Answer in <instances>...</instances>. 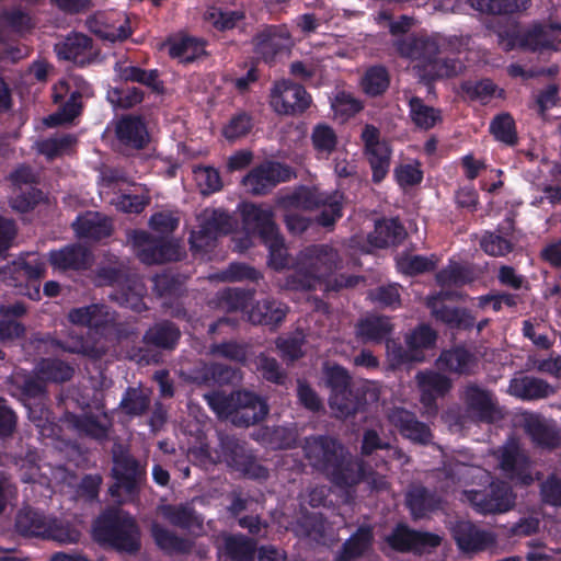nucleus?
Masks as SVG:
<instances>
[{"mask_svg":"<svg viewBox=\"0 0 561 561\" xmlns=\"http://www.w3.org/2000/svg\"><path fill=\"white\" fill-rule=\"evenodd\" d=\"M443 538L428 531H417L405 525H398L387 537L389 546L400 552L425 553L437 548Z\"/></svg>","mask_w":561,"mask_h":561,"instance_id":"obj_18","label":"nucleus"},{"mask_svg":"<svg viewBox=\"0 0 561 561\" xmlns=\"http://www.w3.org/2000/svg\"><path fill=\"white\" fill-rule=\"evenodd\" d=\"M37 373L45 381L64 382L70 380L73 368L59 359H43L37 366Z\"/></svg>","mask_w":561,"mask_h":561,"instance_id":"obj_61","label":"nucleus"},{"mask_svg":"<svg viewBox=\"0 0 561 561\" xmlns=\"http://www.w3.org/2000/svg\"><path fill=\"white\" fill-rule=\"evenodd\" d=\"M209 408L219 416L231 420L236 403L237 391L227 394L224 391H211L204 396Z\"/></svg>","mask_w":561,"mask_h":561,"instance_id":"obj_62","label":"nucleus"},{"mask_svg":"<svg viewBox=\"0 0 561 561\" xmlns=\"http://www.w3.org/2000/svg\"><path fill=\"white\" fill-rule=\"evenodd\" d=\"M477 365V359L472 353L463 347H455L444 351L438 359L439 369L448 370L458 375H470Z\"/></svg>","mask_w":561,"mask_h":561,"instance_id":"obj_39","label":"nucleus"},{"mask_svg":"<svg viewBox=\"0 0 561 561\" xmlns=\"http://www.w3.org/2000/svg\"><path fill=\"white\" fill-rule=\"evenodd\" d=\"M181 331L173 322L162 320L151 325L142 336L144 346L127 351V357L139 364L150 365L160 360L157 350L172 351L179 343Z\"/></svg>","mask_w":561,"mask_h":561,"instance_id":"obj_8","label":"nucleus"},{"mask_svg":"<svg viewBox=\"0 0 561 561\" xmlns=\"http://www.w3.org/2000/svg\"><path fill=\"white\" fill-rule=\"evenodd\" d=\"M26 312L27 308L21 301L0 305V341L9 342L24 336L25 327L19 319Z\"/></svg>","mask_w":561,"mask_h":561,"instance_id":"obj_29","label":"nucleus"},{"mask_svg":"<svg viewBox=\"0 0 561 561\" xmlns=\"http://www.w3.org/2000/svg\"><path fill=\"white\" fill-rule=\"evenodd\" d=\"M442 499L423 485H413L407 493V505L414 518H422L440 507Z\"/></svg>","mask_w":561,"mask_h":561,"instance_id":"obj_38","label":"nucleus"},{"mask_svg":"<svg viewBox=\"0 0 561 561\" xmlns=\"http://www.w3.org/2000/svg\"><path fill=\"white\" fill-rule=\"evenodd\" d=\"M360 138L364 142L365 154L373 171V181L379 183L389 171L391 148L386 140L380 139V131L374 125H365Z\"/></svg>","mask_w":561,"mask_h":561,"instance_id":"obj_17","label":"nucleus"},{"mask_svg":"<svg viewBox=\"0 0 561 561\" xmlns=\"http://www.w3.org/2000/svg\"><path fill=\"white\" fill-rule=\"evenodd\" d=\"M311 142L319 156L328 158L336 148L337 136L331 126L318 124L312 129Z\"/></svg>","mask_w":561,"mask_h":561,"instance_id":"obj_58","label":"nucleus"},{"mask_svg":"<svg viewBox=\"0 0 561 561\" xmlns=\"http://www.w3.org/2000/svg\"><path fill=\"white\" fill-rule=\"evenodd\" d=\"M358 465L357 479L351 484H343L342 488L353 486L364 481L370 488L371 491L381 492L389 488V482L383 473L375 470L371 465L364 459H354Z\"/></svg>","mask_w":561,"mask_h":561,"instance_id":"obj_57","label":"nucleus"},{"mask_svg":"<svg viewBox=\"0 0 561 561\" xmlns=\"http://www.w3.org/2000/svg\"><path fill=\"white\" fill-rule=\"evenodd\" d=\"M145 293L144 283L137 275H134L112 295V298L123 307L141 312L146 309L142 300Z\"/></svg>","mask_w":561,"mask_h":561,"instance_id":"obj_42","label":"nucleus"},{"mask_svg":"<svg viewBox=\"0 0 561 561\" xmlns=\"http://www.w3.org/2000/svg\"><path fill=\"white\" fill-rule=\"evenodd\" d=\"M405 236V229L398 219H382L376 222L369 242L377 248H385L401 242Z\"/></svg>","mask_w":561,"mask_h":561,"instance_id":"obj_41","label":"nucleus"},{"mask_svg":"<svg viewBox=\"0 0 561 561\" xmlns=\"http://www.w3.org/2000/svg\"><path fill=\"white\" fill-rule=\"evenodd\" d=\"M318 285H320L319 282L308 271H302L297 266V259L295 260V270L278 280L280 289L290 291L314 290Z\"/></svg>","mask_w":561,"mask_h":561,"instance_id":"obj_54","label":"nucleus"},{"mask_svg":"<svg viewBox=\"0 0 561 561\" xmlns=\"http://www.w3.org/2000/svg\"><path fill=\"white\" fill-rule=\"evenodd\" d=\"M490 131L496 140L507 146H514L517 144L518 137L515 128V122L507 113L497 115L493 118L490 124Z\"/></svg>","mask_w":561,"mask_h":561,"instance_id":"obj_60","label":"nucleus"},{"mask_svg":"<svg viewBox=\"0 0 561 561\" xmlns=\"http://www.w3.org/2000/svg\"><path fill=\"white\" fill-rule=\"evenodd\" d=\"M302 449L309 465L336 486L356 481L359 467L337 438L312 435L305 438Z\"/></svg>","mask_w":561,"mask_h":561,"instance_id":"obj_1","label":"nucleus"},{"mask_svg":"<svg viewBox=\"0 0 561 561\" xmlns=\"http://www.w3.org/2000/svg\"><path fill=\"white\" fill-rule=\"evenodd\" d=\"M508 392L522 400H539L552 396L556 389L543 379L522 376L511 380Z\"/></svg>","mask_w":561,"mask_h":561,"instance_id":"obj_33","label":"nucleus"},{"mask_svg":"<svg viewBox=\"0 0 561 561\" xmlns=\"http://www.w3.org/2000/svg\"><path fill=\"white\" fill-rule=\"evenodd\" d=\"M360 389H351L337 393H331L329 399L330 409L337 419H347L362 410L364 400L359 397Z\"/></svg>","mask_w":561,"mask_h":561,"instance_id":"obj_43","label":"nucleus"},{"mask_svg":"<svg viewBox=\"0 0 561 561\" xmlns=\"http://www.w3.org/2000/svg\"><path fill=\"white\" fill-rule=\"evenodd\" d=\"M524 430L538 447L556 449L561 445V435L556 423L540 414H526Z\"/></svg>","mask_w":561,"mask_h":561,"instance_id":"obj_24","label":"nucleus"},{"mask_svg":"<svg viewBox=\"0 0 561 561\" xmlns=\"http://www.w3.org/2000/svg\"><path fill=\"white\" fill-rule=\"evenodd\" d=\"M151 536L156 545L168 554L187 553L191 550L188 540L156 522L151 525Z\"/></svg>","mask_w":561,"mask_h":561,"instance_id":"obj_45","label":"nucleus"},{"mask_svg":"<svg viewBox=\"0 0 561 561\" xmlns=\"http://www.w3.org/2000/svg\"><path fill=\"white\" fill-rule=\"evenodd\" d=\"M449 531L458 550L465 554H478L495 547L497 543V537L493 531L481 528L468 519L451 522Z\"/></svg>","mask_w":561,"mask_h":561,"instance_id":"obj_14","label":"nucleus"},{"mask_svg":"<svg viewBox=\"0 0 561 561\" xmlns=\"http://www.w3.org/2000/svg\"><path fill=\"white\" fill-rule=\"evenodd\" d=\"M343 195L339 192L328 194L318 188L302 187L286 198V204L302 209L320 208L321 213L317 217L320 226L329 228L342 217Z\"/></svg>","mask_w":561,"mask_h":561,"instance_id":"obj_9","label":"nucleus"},{"mask_svg":"<svg viewBox=\"0 0 561 561\" xmlns=\"http://www.w3.org/2000/svg\"><path fill=\"white\" fill-rule=\"evenodd\" d=\"M513 230V220L507 219V227L497 232H485L480 241L481 249L491 256H505L514 249V244L505 236Z\"/></svg>","mask_w":561,"mask_h":561,"instance_id":"obj_49","label":"nucleus"},{"mask_svg":"<svg viewBox=\"0 0 561 561\" xmlns=\"http://www.w3.org/2000/svg\"><path fill=\"white\" fill-rule=\"evenodd\" d=\"M48 261L58 271H81L92 265L93 256L88 248L73 243L59 250L50 251Z\"/></svg>","mask_w":561,"mask_h":561,"instance_id":"obj_26","label":"nucleus"},{"mask_svg":"<svg viewBox=\"0 0 561 561\" xmlns=\"http://www.w3.org/2000/svg\"><path fill=\"white\" fill-rule=\"evenodd\" d=\"M149 203V191L146 187L138 186L133 192L118 196L115 205L124 213L139 214Z\"/></svg>","mask_w":561,"mask_h":561,"instance_id":"obj_59","label":"nucleus"},{"mask_svg":"<svg viewBox=\"0 0 561 561\" xmlns=\"http://www.w3.org/2000/svg\"><path fill=\"white\" fill-rule=\"evenodd\" d=\"M256 439L273 449H287L296 444L297 434L285 426H265L259 430Z\"/></svg>","mask_w":561,"mask_h":561,"instance_id":"obj_50","label":"nucleus"},{"mask_svg":"<svg viewBox=\"0 0 561 561\" xmlns=\"http://www.w3.org/2000/svg\"><path fill=\"white\" fill-rule=\"evenodd\" d=\"M58 346L65 352L81 354L92 359L102 358L108 351V344L105 340H84L77 334H70L66 340L58 341Z\"/></svg>","mask_w":561,"mask_h":561,"instance_id":"obj_40","label":"nucleus"},{"mask_svg":"<svg viewBox=\"0 0 561 561\" xmlns=\"http://www.w3.org/2000/svg\"><path fill=\"white\" fill-rule=\"evenodd\" d=\"M469 419L480 423H494L503 417L499 401L490 389L468 382L460 392Z\"/></svg>","mask_w":561,"mask_h":561,"instance_id":"obj_12","label":"nucleus"},{"mask_svg":"<svg viewBox=\"0 0 561 561\" xmlns=\"http://www.w3.org/2000/svg\"><path fill=\"white\" fill-rule=\"evenodd\" d=\"M291 176V170L279 162L265 161L254 167L242 180L247 192L261 196L270 193L276 185L286 182Z\"/></svg>","mask_w":561,"mask_h":561,"instance_id":"obj_16","label":"nucleus"},{"mask_svg":"<svg viewBox=\"0 0 561 561\" xmlns=\"http://www.w3.org/2000/svg\"><path fill=\"white\" fill-rule=\"evenodd\" d=\"M204 53V43L192 37L173 42L169 48L170 56L180 58L183 62H191Z\"/></svg>","mask_w":561,"mask_h":561,"instance_id":"obj_64","label":"nucleus"},{"mask_svg":"<svg viewBox=\"0 0 561 561\" xmlns=\"http://www.w3.org/2000/svg\"><path fill=\"white\" fill-rule=\"evenodd\" d=\"M134 275L124 261L115 255H108L106 262L102 263L96 270V283L100 286H116L118 289Z\"/></svg>","mask_w":561,"mask_h":561,"instance_id":"obj_37","label":"nucleus"},{"mask_svg":"<svg viewBox=\"0 0 561 561\" xmlns=\"http://www.w3.org/2000/svg\"><path fill=\"white\" fill-rule=\"evenodd\" d=\"M460 500L484 515L505 513L515 504L511 486L502 481L492 482L483 490H463Z\"/></svg>","mask_w":561,"mask_h":561,"instance_id":"obj_11","label":"nucleus"},{"mask_svg":"<svg viewBox=\"0 0 561 561\" xmlns=\"http://www.w3.org/2000/svg\"><path fill=\"white\" fill-rule=\"evenodd\" d=\"M218 446L213 451L208 446H201L190 450V456L206 460L210 463L225 462L229 468L254 479H265L268 476L267 469L261 466L247 443L236 436L220 433Z\"/></svg>","mask_w":561,"mask_h":561,"instance_id":"obj_2","label":"nucleus"},{"mask_svg":"<svg viewBox=\"0 0 561 561\" xmlns=\"http://www.w3.org/2000/svg\"><path fill=\"white\" fill-rule=\"evenodd\" d=\"M242 216L245 229L257 233L263 241L278 232L271 208L248 204Z\"/></svg>","mask_w":561,"mask_h":561,"instance_id":"obj_28","label":"nucleus"},{"mask_svg":"<svg viewBox=\"0 0 561 561\" xmlns=\"http://www.w3.org/2000/svg\"><path fill=\"white\" fill-rule=\"evenodd\" d=\"M436 337V332L428 325L423 324L405 335V344L419 357L416 362H422L424 359L423 351L432 347L435 344Z\"/></svg>","mask_w":561,"mask_h":561,"instance_id":"obj_55","label":"nucleus"},{"mask_svg":"<svg viewBox=\"0 0 561 561\" xmlns=\"http://www.w3.org/2000/svg\"><path fill=\"white\" fill-rule=\"evenodd\" d=\"M151 403V391L141 387H129L125 391L121 403V411L130 416L144 415Z\"/></svg>","mask_w":561,"mask_h":561,"instance_id":"obj_46","label":"nucleus"},{"mask_svg":"<svg viewBox=\"0 0 561 561\" xmlns=\"http://www.w3.org/2000/svg\"><path fill=\"white\" fill-rule=\"evenodd\" d=\"M311 102L307 90L288 79L275 81L270 91V105L278 115H300L310 107Z\"/></svg>","mask_w":561,"mask_h":561,"instance_id":"obj_13","label":"nucleus"},{"mask_svg":"<svg viewBox=\"0 0 561 561\" xmlns=\"http://www.w3.org/2000/svg\"><path fill=\"white\" fill-rule=\"evenodd\" d=\"M68 319L71 323L94 329L95 331L114 328L117 323V314L103 304L75 308L69 311Z\"/></svg>","mask_w":561,"mask_h":561,"instance_id":"obj_21","label":"nucleus"},{"mask_svg":"<svg viewBox=\"0 0 561 561\" xmlns=\"http://www.w3.org/2000/svg\"><path fill=\"white\" fill-rule=\"evenodd\" d=\"M256 369L261 376L270 382L276 385H285L288 376L285 369L282 368L280 364L276 358L261 353L255 360Z\"/></svg>","mask_w":561,"mask_h":561,"instance_id":"obj_63","label":"nucleus"},{"mask_svg":"<svg viewBox=\"0 0 561 561\" xmlns=\"http://www.w3.org/2000/svg\"><path fill=\"white\" fill-rule=\"evenodd\" d=\"M92 47V39L82 34L73 33L67 36L62 42L55 45V50L59 58L77 61L84 56Z\"/></svg>","mask_w":561,"mask_h":561,"instance_id":"obj_51","label":"nucleus"},{"mask_svg":"<svg viewBox=\"0 0 561 561\" xmlns=\"http://www.w3.org/2000/svg\"><path fill=\"white\" fill-rule=\"evenodd\" d=\"M159 511L162 517L174 527L186 530L202 529L203 527L202 516L188 504L161 505Z\"/></svg>","mask_w":561,"mask_h":561,"instance_id":"obj_36","label":"nucleus"},{"mask_svg":"<svg viewBox=\"0 0 561 561\" xmlns=\"http://www.w3.org/2000/svg\"><path fill=\"white\" fill-rule=\"evenodd\" d=\"M204 19L216 30L224 32L234 28L239 22L243 21L245 19V11L243 9L222 10L210 7L204 13Z\"/></svg>","mask_w":561,"mask_h":561,"instance_id":"obj_52","label":"nucleus"},{"mask_svg":"<svg viewBox=\"0 0 561 561\" xmlns=\"http://www.w3.org/2000/svg\"><path fill=\"white\" fill-rule=\"evenodd\" d=\"M387 419L407 439L419 445H428L433 434L428 425L420 422L415 414L404 408L394 407L387 412Z\"/></svg>","mask_w":561,"mask_h":561,"instance_id":"obj_19","label":"nucleus"},{"mask_svg":"<svg viewBox=\"0 0 561 561\" xmlns=\"http://www.w3.org/2000/svg\"><path fill=\"white\" fill-rule=\"evenodd\" d=\"M198 227L191 232L190 244L195 252H206L215 247L217 238L233 229L232 217L221 209H205L197 217Z\"/></svg>","mask_w":561,"mask_h":561,"instance_id":"obj_10","label":"nucleus"},{"mask_svg":"<svg viewBox=\"0 0 561 561\" xmlns=\"http://www.w3.org/2000/svg\"><path fill=\"white\" fill-rule=\"evenodd\" d=\"M224 553L230 561H255L256 540L244 535H230L224 540Z\"/></svg>","mask_w":561,"mask_h":561,"instance_id":"obj_44","label":"nucleus"},{"mask_svg":"<svg viewBox=\"0 0 561 561\" xmlns=\"http://www.w3.org/2000/svg\"><path fill=\"white\" fill-rule=\"evenodd\" d=\"M94 535L96 541L121 553L134 556L141 548V533L136 519L118 507L108 508L100 516Z\"/></svg>","mask_w":561,"mask_h":561,"instance_id":"obj_3","label":"nucleus"},{"mask_svg":"<svg viewBox=\"0 0 561 561\" xmlns=\"http://www.w3.org/2000/svg\"><path fill=\"white\" fill-rule=\"evenodd\" d=\"M46 275V262L37 253L26 252L12 263L0 266V276L9 285L24 286L21 294L32 300L41 299V282Z\"/></svg>","mask_w":561,"mask_h":561,"instance_id":"obj_7","label":"nucleus"},{"mask_svg":"<svg viewBox=\"0 0 561 561\" xmlns=\"http://www.w3.org/2000/svg\"><path fill=\"white\" fill-rule=\"evenodd\" d=\"M410 118L420 129L428 130L442 122L440 111L426 105L419 96L409 99Z\"/></svg>","mask_w":561,"mask_h":561,"instance_id":"obj_47","label":"nucleus"},{"mask_svg":"<svg viewBox=\"0 0 561 561\" xmlns=\"http://www.w3.org/2000/svg\"><path fill=\"white\" fill-rule=\"evenodd\" d=\"M392 330L393 325L389 317L369 316L356 324V336L364 343H381L383 340L387 341Z\"/></svg>","mask_w":561,"mask_h":561,"instance_id":"obj_35","label":"nucleus"},{"mask_svg":"<svg viewBox=\"0 0 561 561\" xmlns=\"http://www.w3.org/2000/svg\"><path fill=\"white\" fill-rule=\"evenodd\" d=\"M297 266L308 271L319 284L325 283L327 290L353 288L364 279L354 275H339L332 282L328 278L342 266V257L336 249L329 244H312L297 254Z\"/></svg>","mask_w":561,"mask_h":561,"instance_id":"obj_4","label":"nucleus"},{"mask_svg":"<svg viewBox=\"0 0 561 561\" xmlns=\"http://www.w3.org/2000/svg\"><path fill=\"white\" fill-rule=\"evenodd\" d=\"M66 420L81 436L102 442L106 440L113 426L111 417L105 412L94 414L87 412L81 415L69 413Z\"/></svg>","mask_w":561,"mask_h":561,"instance_id":"obj_25","label":"nucleus"},{"mask_svg":"<svg viewBox=\"0 0 561 561\" xmlns=\"http://www.w3.org/2000/svg\"><path fill=\"white\" fill-rule=\"evenodd\" d=\"M373 530L369 526L359 527L355 534L347 539L339 556L340 561H350L362 557L371 546Z\"/></svg>","mask_w":561,"mask_h":561,"instance_id":"obj_48","label":"nucleus"},{"mask_svg":"<svg viewBox=\"0 0 561 561\" xmlns=\"http://www.w3.org/2000/svg\"><path fill=\"white\" fill-rule=\"evenodd\" d=\"M415 380L421 390V402L430 414H436L435 401L449 392L453 387L450 378L437 371L424 370L416 374Z\"/></svg>","mask_w":561,"mask_h":561,"instance_id":"obj_22","label":"nucleus"},{"mask_svg":"<svg viewBox=\"0 0 561 561\" xmlns=\"http://www.w3.org/2000/svg\"><path fill=\"white\" fill-rule=\"evenodd\" d=\"M561 23L536 24L523 36V45L530 50L557 48L560 43Z\"/></svg>","mask_w":561,"mask_h":561,"instance_id":"obj_32","label":"nucleus"},{"mask_svg":"<svg viewBox=\"0 0 561 561\" xmlns=\"http://www.w3.org/2000/svg\"><path fill=\"white\" fill-rule=\"evenodd\" d=\"M459 297L456 293L440 291L436 296L427 297L426 305L431 309L432 314L442 322L454 327L458 317L459 309L451 308L443 304L445 299H454Z\"/></svg>","mask_w":561,"mask_h":561,"instance_id":"obj_56","label":"nucleus"},{"mask_svg":"<svg viewBox=\"0 0 561 561\" xmlns=\"http://www.w3.org/2000/svg\"><path fill=\"white\" fill-rule=\"evenodd\" d=\"M393 46L402 57L427 62L434 61L439 53L437 43L426 37L408 36L397 39Z\"/></svg>","mask_w":561,"mask_h":561,"instance_id":"obj_30","label":"nucleus"},{"mask_svg":"<svg viewBox=\"0 0 561 561\" xmlns=\"http://www.w3.org/2000/svg\"><path fill=\"white\" fill-rule=\"evenodd\" d=\"M115 136L122 146L135 150L146 148L150 141V135L144 119L131 114L123 115L115 123Z\"/></svg>","mask_w":561,"mask_h":561,"instance_id":"obj_23","label":"nucleus"},{"mask_svg":"<svg viewBox=\"0 0 561 561\" xmlns=\"http://www.w3.org/2000/svg\"><path fill=\"white\" fill-rule=\"evenodd\" d=\"M254 51L264 61L270 62L274 57L288 48L289 34L279 26H264L252 39Z\"/></svg>","mask_w":561,"mask_h":561,"instance_id":"obj_27","label":"nucleus"},{"mask_svg":"<svg viewBox=\"0 0 561 561\" xmlns=\"http://www.w3.org/2000/svg\"><path fill=\"white\" fill-rule=\"evenodd\" d=\"M112 477L114 483L108 493L118 505L138 500L141 485L146 480V467L122 446L113 450Z\"/></svg>","mask_w":561,"mask_h":561,"instance_id":"obj_5","label":"nucleus"},{"mask_svg":"<svg viewBox=\"0 0 561 561\" xmlns=\"http://www.w3.org/2000/svg\"><path fill=\"white\" fill-rule=\"evenodd\" d=\"M15 529L23 537L54 540L59 543H77L80 531L55 518H47L31 508L21 510L15 517Z\"/></svg>","mask_w":561,"mask_h":561,"instance_id":"obj_6","label":"nucleus"},{"mask_svg":"<svg viewBox=\"0 0 561 561\" xmlns=\"http://www.w3.org/2000/svg\"><path fill=\"white\" fill-rule=\"evenodd\" d=\"M137 257L147 265L162 264L181 259L178 243L152 238L146 231H134L130 236Z\"/></svg>","mask_w":561,"mask_h":561,"instance_id":"obj_15","label":"nucleus"},{"mask_svg":"<svg viewBox=\"0 0 561 561\" xmlns=\"http://www.w3.org/2000/svg\"><path fill=\"white\" fill-rule=\"evenodd\" d=\"M250 299V294L244 290L226 288L218 291L210 304L221 311L233 312L245 308Z\"/></svg>","mask_w":561,"mask_h":561,"instance_id":"obj_53","label":"nucleus"},{"mask_svg":"<svg viewBox=\"0 0 561 561\" xmlns=\"http://www.w3.org/2000/svg\"><path fill=\"white\" fill-rule=\"evenodd\" d=\"M237 403L230 422L239 427H249L263 421L268 414L267 403L249 391H237Z\"/></svg>","mask_w":561,"mask_h":561,"instance_id":"obj_20","label":"nucleus"},{"mask_svg":"<svg viewBox=\"0 0 561 561\" xmlns=\"http://www.w3.org/2000/svg\"><path fill=\"white\" fill-rule=\"evenodd\" d=\"M288 308L285 304L272 298L257 301L248 312V319L253 324L271 328L277 327L285 319Z\"/></svg>","mask_w":561,"mask_h":561,"instance_id":"obj_34","label":"nucleus"},{"mask_svg":"<svg viewBox=\"0 0 561 561\" xmlns=\"http://www.w3.org/2000/svg\"><path fill=\"white\" fill-rule=\"evenodd\" d=\"M72 227L78 237L95 241L110 237L113 231L111 220L98 211H87L79 216Z\"/></svg>","mask_w":561,"mask_h":561,"instance_id":"obj_31","label":"nucleus"}]
</instances>
